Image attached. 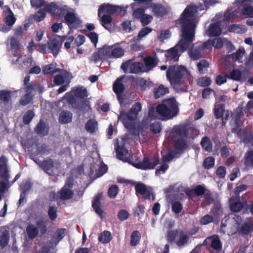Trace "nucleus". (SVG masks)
Listing matches in <instances>:
<instances>
[{"label":"nucleus","instance_id":"1","mask_svg":"<svg viewBox=\"0 0 253 253\" xmlns=\"http://www.w3.org/2000/svg\"><path fill=\"white\" fill-rule=\"evenodd\" d=\"M202 10L195 5L187 6L181 14L178 23L181 26L182 34L179 42L173 47L167 51L166 54L167 60H178L180 54L186 51L192 44L194 39L195 30L198 20L196 19L198 12Z\"/></svg>","mask_w":253,"mask_h":253},{"label":"nucleus","instance_id":"2","mask_svg":"<svg viewBox=\"0 0 253 253\" xmlns=\"http://www.w3.org/2000/svg\"><path fill=\"white\" fill-rule=\"evenodd\" d=\"M167 78L177 92H184L188 90V83L191 84L193 77L189 71L183 66L170 67L167 71Z\"/></svg>","mask_w":253,"mask_h":253},{"label":"nucleus","instance_id":"3","mask_svg":"<svg viewBox=\"0 0 253 253\" xmlns=\"http://www.w3.org/2000/svg\"><path fill=\"white\" fill-rule=\"evenodd\" d=\"M198 135V131L193 127L185 125L174 126L169 133L168 139L174 142L176 149L181 151L185 149L187 142Z\"/></svg>","mask_w":253,"mask_h":253},{"label":"nucleus","instance_id":"4","mask_svg":"<svg viewBox=\"0 0 253 253\" xmlns=\"http://www.w3.org/2000/svg\"><path fill=\"white\" fill-rule=\"evenodd\" d=\"M156 111L163 118L162 120H170L178 115V104L174 98H169L165 100L164 103L158 105Z\"/></svg>","mask_w":253,"mask_h":253},{"label":"nucleus","instance_id":"5","mask_svg":"<svg viewBox=\"0 0 253 253\" xmlns=\"http://www.w3.org/2000/svg\"><path fill=\"white\" fill-rule=\"evenodd\" d=\"M167 239L169 243L174 242L179 247H183L190 243L189 234L180 229L168 232Z\"/></svg>","mask_w":253,"mask_h":253},{"label":"nucleus","instance_id":"6","mask_svg":"<svg viewBox=\"0 0 253 253\" xmlns=\"http://www.w3.org/2000/svg\"><path fill=\"white\" fill-rule=\"evenodd\" d=\"M141 109V103L136 102L132 105L127 113L121 112L118 116V119L122 122L126 128H128L130 126L129 122L134 121L138 118V113Z\"/></svg>","mask_w":253,"mask_h":253},{"label":"nucleus","instance_id":"7","mask_svg":"<svg viewBox=\"0 0 253 253\" xmlns=\"http://www.w3.org/2000/svg\"><path fill=\"white\" fill-rule=\"evenodd\" d=\"M222 16L220 15H216L212 22L210 24L206 34L209 36H218L221 34L223 28L225 26L222 23V20H219Z\"/></svg>","mask_w":253,"mask_h":253},{"label":"nucleus","instance_id":"8","mask_svg":"<svg viewBox=\"0 0 253 253\" xmlns=\"http://www.w3.org/2000/svg\"><path fill=\"white\" fill-rule=\"evenodd\" d=\"M62 45V42L58 38H54L47 43V47L44 44H40V51L43 53H47L51 52L54 56H56L58 54L60 48Z\"/></svg>","mask_w":253,"mask_h":253},{"label":"nucleus","instance_id":"9","mask_svg":"<svg viewBox=\"0 0 253 253\" xmlns=\"http://www.w3.org/2000/svg\"><path fill=\"white\" fill-rule=\"evenodd\" d=\"M242 222V220L241 217L236 215H234V217L230 218L225 217L224 219H223L221 221L220 226L221 230L224 232L225 231L224 230V228L227 226H229L230 224H234V225L231 228V233H236L237 231L239 230Z\"/></svg>","mask_w":253,"mask_h":253},{"label":"nucleus","instance_id":"10","mask_svg":"<svg viewBox=\"0 0 253 253\" xmlns=\"http://www.w3.org/2000/svg\"><path fill=\"white\" fill-rule=\"evenodd\" d=\"M107 59L122 57L125 53L124 49L120 46V43L113 45L104 46Z\"/></svg>","mask_w":253,"mask_h":253},{"label":"nucleus","instance_id":"11","mask_svg":"<svg viewBox=\"0 0 253 253\" xmlns=\"http://www.w3.org/2000/svg\"><path fill=\"white\" fill-rule=\"evenodd\" d=\"M241 9V14L245 17L253 18V1L247 0H236L234 3Z\"/></svg>","mask_w":253,"mask_h":253},{"label":"nucleus","instance_id":"12","mask_svg":"<svg viewBox=\"0 0 253 253\" xmlns=\"http://www.w3.org/2000/svg\"><path fill=\"white\" fill-rule=\"evenodd\" d=\"M42 168L49 175H54L59 173L60 168V164L55 162L51 159L44 160L42 164Z\"/></svg>","mask_w":253,"mask_h":253},{"label":"nucleus","instance_id":"13","mask_svg":"<svg viewBox=\"0 0 253 253\" xmlns=\"http://www.w3.org/2000/svg\"><path fill=\"white\" fill-rule=\"evenodd\" d=\"M143 64L129 60L123 63L121 68L126 73L137 74L142 71Z\"/></svg>","mask_w":253,"mask_h":253},{"label":"nucleus","instance_id":"14","mask_svg":"<svg viewBox=\"0 0 253 253\" xmlns=\"http://www.w3.org/2000/svg\"><path fill=\"white\" fill-rule=\"evenodd\" d=\"M73 179L68 178L65 183L64 186L59 192L58 196L60 199L63 200H69L72 198L74 192L72 190Z\"/></svg>","mask_w":253,"mask_h":253},{"label":"nucleus","instance_id":"15","mask_svg":"<svg viewBox=\"0 0 253 253\" xmlns=\"http://www.w3.org/2000/svg\"><path fill=\"white\" fill-rule=\"evenodd\" d=\"M65 19L70 28H76L81 24V21L73 9L67 10Z\"/></svg>","mask_w":253,"mask_h":253},{"label":"nucleus","instance_id":"16","mask_svg":"<svg viewBox=\"0 0 253 253\" xmlns=\"http://www.w3.org/2000/svg\"><path fill=\"white\" fill-rule=\"evenodd\" d=\"M159 162V159L156 157L151 159L145 157L141 162L133 164V165L136 168L146 170L154 169Z\"/></svg>","mask_w":253,"mask_h":253},{"label":"nucleus","instance_id":"17","mask_svg":"<svg viewBox=\"0 0 253 253\" xmlns=\"http://www.w3.org/2000/svg\"><path fill=\"white\" fill-rule=\"evenodd\" d=\"M247 205V202L242 197H232L230 199V207L233 212L240 211Z\"/></svg>","mask_w":253,"mask_h":253},{"label":"nucleus","instance_id":"18","mask_svg":"<svg viewBox=\"0 0 253 253\" xmlns=\"http://www.w3.org/2000/svg\"><path fill=\"white\" fill-rule=\"evenodd\" d=\"M58 73L59 74L54 79V83L57 85H60L64 82L69 83L72 78L71 74L65 70L60 69Z\"/></svg>","mask_w":253,"mask_h":253},{"label":"nucleus","instance_id":"19","mask_svg":"<svg viewBox=\"0 0 253 253\" xmlns=\"http://www.w3.org/2000/svg\"><path fill=\"white\" fill-rule=\"evenodd\" d=\"M50 7L54 8L55 11H53L51 9H49V13L55 16H61L64 15L68 10L67 6L59 5L54 3H51L49 4L48 8Z\"/></svg>","mask_w":253,"mask_h":253},{"label":"nucleus","instance_id":"20","mask_svg":"<svg viewBox=\"0 0 253 253\" xmlns=\"http://www.w3.org/2000/svg\"><path fill=\"white\" fill-rule=\"evenodd\" d=\"M120 9L119 7L109 4H103L98 9V16L101 17L102 14L110 15L117 13V10Z\"/></svg>","mask_w":253,"mask_h":253},{"label":"nucleus","instance_id":"21","mask_svg":"<svg viewBox=\"0 0 253 253\" xmlns=\"http://www.w3.org/2000/svg\"><path fill=\"white\" fill-rule=\"evenodd\" d=\"M135 190L137 192L146 199L150 198L152 194V189L142 183L137 184L135 186Z\"/></svg>","mask_w":253,"mask_h":253},{"label":"nucleus","instance_id":"22","mask_svg":"<svg viewBox=\"0 0 253 253\" xmlns=\"http://www.w3.org/2000/svg\"><path fill=\"white\" fill-rule=\"evenodd\" d=\"M107 59H108L104 46L99 49L97 52H94L90 58V61L95 63Z\"/></svg>","mask_w":253,"mask_h":253},{"label":"nucleus","instance_id":"23","mask_svg":"<svg viewBox=\"0 0 253 253\" xmlns=\"http://www.w3.org/2000/svg\"><path fill=\"white\" fill-rule=\"evenodd\" d=\"M201 42L196 43L192 48L188 51L189 56L193 60H197L202 56L203 52L200 48Z\"/></svg>","mask_w":253,"mask_h":253},{"label":"nucleus","instance_id":"24","mask_svg":"<svg viewBox=\"0 0 253 253\" xmlns=\"http://www.w3.org/2000/svg\"><path fill=\"white\" fill-rule=\"evenodd\" d=\"M117 158L126 162H129V154L128 150L123 147L117 146L115 147Z\"/></svg>","mask_w":253,"mask_h":253},{"label":"nucleus","instance_id":"25","mask_svg":"<svg viewBox=\"0 0 253 253\" xmlns=\"http://www.w3.org/2000/svg\"><path fill=\"white\" fill-rule=\"evenodd\" d=\"M242 109L243 107L242 106H239L233 115L232 117L234 119V121L233 123H230L232 129H236L240 125L239 119L243 116Z\"/></svg>","mask_w":253,"mask_h":253},{"label":"nucleus","instance_id":"26","mask_svg":"<svg viewBox=\"0 0 253 253\" xmlns=\"http://www.w3.org/2000/svg\"><path fill=\"white\" fill-rule=\"evenodd\" d=\"M65 229H58L56 230L55 236L53 237L50 242L51 248H54L59 242L65 236Z\"/></svg>","mask_w":253,"mask_h":253},{"label":"nucleus","instance_id":"27","mask_svg":"<svg viewBox=\"0 0 253 253\" xmlns=\"http://www.w3.org/2000/svg\"><path fill=\"white\" fill-rule=\"evenodd\" d=\"M207 243H210L211 247L215 250L220 251L222 248L221 242L217 236L209 237L205 240Z\"/></svg>","mask_w":253,"mask_h":253},{"label":"nucleus","instance_id":"28","mask_svg":"<svg viewBox=\"0 0 253 253\" xmlns=\"http://www.w3.org/2000/svg\"><path fill=\"white\" fill-rule=\"evenodd\" d=\"M237 13L236 9L234 11L230 9L227 10L223 15L221 13H219L217 15H220L222 16L221 19H219V20H222L223 22L222 23L226 26L227 23L235 16Z\"/></svg>","mask_w":253,"mask_h":253},{"label":"nucleus","instance_id":"29","mask_svg":"<svg viewBox=\"0 0 253 253\" xmlns=\"http://www.w3.org/2000/svg\"><path fill=\"white\" fill-rule=\"evenodd\" d=\"M7 159L4 156L0 158V172L1 173V177L5 180L8 179L7 169Z\"/></svg>","mask_w":253,"mask_h":253},{"label":"nucleus","instance_id":"30","mask_svg":"<svg viewBox=\"0 0 253 253\" xmlns=\"http://www.w3.org/2000/svg\"><path fill=\"white\" fill-rule=\"evenodd\" d=\"M152 9L154 14L157 17H162L167 13L166 8L161 4H154Z\"/></svg>","mask_w":253,"mask_h":253},{"label":"nucleus","instance_id":"31","mask_svg":"<svg viewBox=\"0 0 253 253\" xmlns=\"http://www.w3.org/2000/svg\"><path fill=\"white\" fill-rule=\"evenodd\" d=\"M25 89L27 93L25 95H23L20 100V104L23 106L27 105L32 99L31 91L33 90V87L28 85L26 86Z\"/></svg>","mask_w":253,"mask_h":253},{"label":"nucleus","instance_id":"32","mask_svg":"<svg viewBox=\"0 0 253 253\" xmlns=\"http://www.w3.org/2000/svg\"><path fill=\"white\" fill-rule=\"evenodd\" d=\"M72 119V114L69 111H62L60 112L59 118V122L61 124H67L70 123Z\"/></svg>","mask_w":253,"mask_h":253},{"label":"nucleus","instance_id":"33","mask_svg":"<svg viewBox=\"0 0 253 253\" xmlns=\"http://www.w3.org/2000/svg\"><path fill=\"white\" fill-rule=\"evenodd\" d=\"M85 128L90 133L95 132L98 130L97 122L94 119L88 120L85 125Z\"/></svg>","mask_w":253,"mask_h":253},{"label":"nucleus","instance_id":"34","mask_svg":"<svg viewBox=\"0 0 253 253\" xmlns=\"http://www.w3.org/2000/svg\"><path fill=\"white\" fill-rule=\"evenodd\" d=\"M123 78H118L114 83L113 90L117 94L118 97L120 99L119 94H121L124 90V85L122 83Z\"/></svg>","mask_w":253,"mask_h":253},{"label":"nucleus","instance_id":"35","mask_svg":"<svg viewBox=\"0 0 253 253\" xmlns=\"http://www.w3.org/2000/svg\"><path fill=\"white\" fill-rule=\"evenodd\" d=\"M35 131L40 135H45L48 132V127L41 120L35 128Z\"/></svg>","mask_w":253,"mask_h":253},{"label":"nucleus","instance_id":"36","mask_svg":"<svg viewBox=\"0 0 253 253\" xmlns=\"http://www.w3.org/2000/svg\"><path fill=\"white\" fill-rule=\"evenodd\" d=\"M102 195L101 194H98L94 198L92 202V207L96 213L99 215H102L103 211L100 208V200L101 198Z\"/></svg>","mask_w":253,"mask_h":253},{"label":"nucleus","instance_id":"37","mask_svg":"<svg viewBox=\"0 0 253 253\" xmlns=\"http://www.w3.org/2000/svg\"><path fill=\"white\" fill-rule=\"evenodd\" d=\"M169 92V88L161 84L154 89V94L156 98H160Z\"/></svg>","mask_w":253,"mask_h":253},{"label":"nucleus","instance_id":"38","mask_svg":"<svg viewBox=\"0 0 253 253\" xmlns=\"http://www.w3.org/2000/svg\"><path fill=\"white\" fill-rule=\"evenodd\" d=\"M247 31L245 26L239 24H233L229 28V31L237 34H244Z\"/></svg>","mask_w":253,"mask_h":253},{"label":"nucleus","instance_id":"39","mask_svg":"<svg viewBox=\"0 0 253 253\" xmlns=\"http://www.w3.org/2000/svg\"><path fill=\"white\" fill-rule=\"evenodd\" d=\"M201 145L202 148L207 152H211L212 149V145L210 139L207 137H204L201 141Z\"/></svg>","mask_w":253,"mask_h":253},{"label":"nucleus","instance_id":"40","mask_svg":"<svg viewBox=\"0 0 253 253\" xmlns=\"http://www.w3.org/2000/svg\"><path fill=\"white\" fill-rule=\"evenodd\" d=\"M101 24L107 30L110 31L111 29L110 25L112 22V18L110 15L102 14Z\"/></svg>","mask_w":253,"mask_h":253},{"label":"nucleus","instance_id":"41","mask_svg":"<svg viewBox=\"0 0 253 253\" xmlns=\"http://www.w3.org/2000/svg\"><path fill=\"white\" fill-rule=\"evenodd\" d=\"M26 231L30 239L35 238L39 233V230L34 225L31 224L27 226Z\"/></svg>","mask_w":253,"mask_h":253},{"label":"nucleus","instance_id":"42","mask_svg":"<svg viewBox=\"0 0 253 253\" xmlns=\"http://www.w3.org/2000/svg\"><path fill=\"white\" fill-rule=\"evenodd\" d=\"M152 29L149 27H144L141 29L139 32L137 36L134 38L133 40L135 42L141 41L143 38L145 37L148 34L150 33Z\"/></svg>","mask_w":253,"mask_h":253},{"label":"nucleus","instance_id":"43","mask_svg":"<svg viewBox=\"0 0 253 253\" xmlns=\"http://www.w3.org/2000/svg\"><path fill=\"white\" fill-rule=\"evenodd\" d=\"M227 78L234 81L241 82L242 81V73L240 71L237 69L233 70L227 76Z\"/></svg>","mask_w":253,"mask_h":253},{"label":"nucleus","instance_id":"44","mask_svg":"<svg viewBox=\"0 0 253 253\" xmlns=\"http://www.w3.org/2000/svg\"><path fill=\"white\" fill-rule=\"evenodd\" d=\"M171 33L169 30H162L157 35L158 40L162 42H165L166 41L170 38Z\"/></svg>","mask_w":253,"mask_h":253},{"label":"nucleus","instance_id":"45","mask_svg":"<svg viewBox=\"0 0 253 253\" xmlns=\"http://www.w3.org/2000/svg\"><path fill=\"white\" fill-rule=\"evenodd\" d=\"M111 239V234L108 231H104L101 233L98 238L99 241L103 244L109 243Z\"/></svg>","mask_w":253,"mask_h":253},{"label":"nucleus","instance_id":"46","mask_svg":"<svg viewBox=\"0 0 253 253\" xmlns=\"http://www.w3.org/2000/svg\"><path fill=\"white\" fill-rule=\"evenodd\" d=\"M9 240V232L6 230L2 232L0 235V246L2 247H5L8 244Z\"/></svg>","mask_w":253,"mask_h":253},{"label":"nucleus","instance_id":"47","mask_svg":"<svg viewBox=\"0 0 253 253\" xmlns=\"http://www.w3.org/2000/svg\"><path fill=\"white\" fill-rule=\"evenodd\" d=\"M253 230V223L250 220L244 222L241 227V231L243 234H247Z\"/></svg>","mask_w":253,"mask_h":253},{"label":"nucleus","instance_id":"48","mask_svg":"<svg viewBox=\"0 0 253 253\" xmlns=\"http://www.w3.org/2000/svg\"><path fill=\"white\" fill-rule=\"evenodd\" d=\"M73 89L74 92V95L77 97L83 98L87 96V91L84 87H78Z\"/></svg>","mask_w":253,"mask_h":253},{"label":"nucleus","instance_id":"49","mask_svg":"<svg viewBox=\"0 0 253 253\" xmlns=\"http://www.w3.org/2000/svg\"><path fill=\"white\" fill-rule=\"evenodd\" d=\"M245 54V49L243 47L239 48L233 55V60L235 61L242 62L243 56Z\"/></svg>","mask_w":253,"mask_h":253},{"label":"nucleus","instance_id":"50","mask_svg":"<svg viewBox=\"0 0 253 253\" xmlns=\"http://www.w3.org/2000/svg\"><path fill=\"white\" fill-rule=\"evenodd\" d=\"M209 66V63L205 60H201L197 64L198 70L201 74H205L207 72Z\"/></svg>","mask_w":253,"mask_h":253},{"label":"nucleus","instance_id":"51","mask_svg":"<svg viewBox=\"0 0 253 253\" xmlns=\"http://www.w3.org/2000/svg\"><path fill=\"white\" fill-rule=\"evenodd\" d=\"M171 209L175 214L178 215L183 209V206L179 201H173L171 203Z\"/></svg>","mask_w":253,"mask_h":253},{"label":"nucleus","instance_id":"52","mask_svg":"<svg viewBox=\"0 0 253 253\" xmlns=\"http://www.w3.org/2000/svg\"><path fill=\"white\" fill-rule=\"evenodd\" d=\"M19 60L22 61L24 64L27 67L31 66L33 61V59L32 56H27L26 55L20 56L18 58L17 61Z\"/></svg>","mask_w":253,"mask_h":253},{"label":"nucleus","instance_id":"53","mask_svg":"<svg viewBox=\"0 0 253 253\" xmlns=\"http://www.w3.org/2000/svg\"><path fill=\"white\" fill-rule=\"evenodd\" d=\"M59 71L60 69L55 68L53 64L47 65L43 69V73L44 74H54Z\"/></svg>","mask_w":253,"mask_h":253},{"label":"nucleus","instance_id":"54","mask_svg":"<svg viewBox=\"0 0 253 253\" xmlns=\"http://www.w3.org/2000/svg\"><path fill=\"white\" fill-rule=\"evenodd\" d=\"M140 234L137 231L132 232L131 235L130 245L131 246L136 245L139 242Z\"/></svg>","mask_w":253,"mask_h":253},{"label":"nucleus","instance_id":"55","mask_svg":"<svg viewBox=\"0 0 253 253\" xmlns=\"http://www.w3.org/2000/svg\"><path fill=\"white\" fill-rule=\"evenodd\" d=\"M12 92L10 91H0V100L4 102H8L11 97Z\"/></svg>","mask_w":253,"mask_h":253},{"label":"nucleus","instance_id":"56","mask_svg":"<svg viewBox=\"0 0 253 253\" xmlns=\"http://www.w3.org/2000/svg\"><path fill=\"white\" fill-rule=\"evenodd\" d=\"M9 13L5 18V22L8 26H12L15 22L16 18L10 9H9Z\"/></svg>","mask_w":253,"mask_h":253},{"label":"nucleus","instance_id":"57","mask_svg":"<svg viewBox=\"0 0 253 253\" xmlns=\"http://www.w3.org/2000/svg\"><path fill=\"white\" fill-rule=\"evenodd\" d=\"M176 153L174 151H170L167 154L162 156L164 163L169 162L176 157Z\"/></svg>","mask_w":253,"mask_h":253},{"label":"nucleus","instance_id":"58","mask_svg":"<svg viewBox=\"0 0 253 253\" xmlns=\"http://www.w3.org/2000/svg\"><path fill=\"white\" fill-rule=\"evenodd\" d=\"M35 114L33 111L28 110L24 114L23 118V123L25 125L28 124L32 120Z\"/></svg>","mask_w":253,"mask_h":253},{"label":"nucleus","instance_id":"59","mask_svg":"<svg viewBox=\"0 0 253 253\" xmlns=\"http://www.w3.org/2000/svg\"><path fill=\"white\" fill-rule=\"evenodd\" d=\"M145 9L143 7L136 8L133 11L132 15L136 19H140L145 14Z\"/></svg>","mask_w":253,"mask_h":253},{"label":"nucleus","instance_id":"60","mask_svg":"<svg viewBox=\"0 0 253 253\" xmlns=\"http://www.w3.org/2000/svg\"><path fill=\"white\" fill-rule=\"evenodd\" d=\"M214 165V159L211 157L206 158L203 162L204 167L207 169L211 168Z\"/></svg>","mask_w":253,"mask_h":253},{"label":"nucleus","instance_id":"61","mask_svg":"<svg viewBox=\"0 0 253 253\" xmlns=\"http://www.w3.org/2000/svg\"><path fill=\"white\" fill-rule=\"evenodd\" d=\"M243 141L246 144H252L253 134L250 132H245L244 133Z\"/></svg>","mask_w":253,"mask_h":253},{"label":"nucleus","instance_id":"62","mask_svg":"<svg viewBox=\"0 0 253 253\" xmlns=\"http://www.w3.org/2000/svg\"><path fill=\"white\" fill-rule=\"evenodd\" d=\"M118 193V187L116 185L111 186L108 189V194L111 198H115Z\"/></svg>","mask_w":253,"mask_h":253},{"label":"nucleus","instance_id":"63","mask_svg":"<svg viewBox=\"0 0 253 253\" xmlns=\"http://www.w3.org/2000/svg\"><path fill=\"white\" fill-rule=\"evenodd\" d=\"M144 61L147 70H150L155 66V61L151 57H147L144 59Z\"/></svg>","mask_w":253,"mask_h":253},{"label":"nucleus","instance_id":"64","mask_svg":"<svg viewBox=\"0 0 253 253\" xmlns=\"http://www.w3.org/2000/svg\"><path fill=\"white\" fill-rule=\"evenodd\" d=\"M245 165L251 164L253 167V151H248L245 155Z\"/></svg>","mask_w":253,"mask_h":253}]
</instances>
